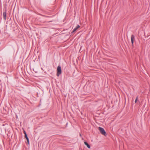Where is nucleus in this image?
I'll list each match as a JSON object with an SVG mask.
<instances>
[{
    "label": "nucleus",
    "instance_id": "0eeeda50",
    "mask_svg": "<svg viewBox=\"0 0 150 150\" xmlns=\"http://www.w3.org/2000/svg\"><path fill=\"white\" fill-rule=\"evenodd\" d=\"M25 137L26 138L27 140V143L28 144V137L27 134H25Z\"/></svg>",
    "mask_w": 150,
    "mask_h": 150
},
{
    "label": "nucleus",
    "instance_id": "f257e3e1",
    "mask_svg": "<svg viewBox=\"0 0 150 150\" xmlns=\"http://www.w3.org/2000/svg\"><path fill=\"white\" fill-rule=\"evenodd\" d=\"M62 73V70L60 66H58L57 69V75L59 76Z\"/></svg>",
    "mask_w": 150,
    "mask_h": 150
},
{
    "label": "nucleus",
    "instance_id": "423d86ee",
    "mask_svg": "<svg viewBox=\"0 0 150 150\" xmlns=\"http://www.w3.org/2000/svg\"><path fill=\"white\" fill-rule=\"evenodd\" d=\"M6 11L4 12L3 13V16L5 20H6Z\"/></svg>",
    "mask_w": 150,
    "mask_h": 150
},
{
    "label": "nucleus",
    "instance_id": "7ed1b4c3",
    "mask_svg": "<svg viewBox=\"0 0 150 150\" xmlns=\"http://www.w3.org/2000/svg\"><path fill=\"white\" fill-rule=\"evenodd\" d=\"M134 35H132L131 37V41L132 42V46H133L134 41Z\"/></svg>",
    "mask_w": 150,
    "mask_h": 150
},
{
    "label": "nucleus",
    "instance_id": "6e6552de",
    "mask_svg": "<svg viewBox=\"0 0 150 150\" xmlns=\"http://www.w3.org/2000/svg\"><path fill=\"white\" fill-rule=\"evenodd\" d=\"M137 99H138V97H137V98H136L135 100V103H136L137 102Z\"/></svg>",
    "mask_w": 150,
    "mask_h": 150
},
{
    "label": "nucleus",
    "instance_id": "39448f33",
    "mask_svg": "<svg viewBox=\"0 0 150 150\" xmlns=\"http://www.w3.org/2000/svg\"><path fill=\"white\" fill-rule=\"evenodd\" d=\"M84 143L85 144V145L87 146V147L89 149H90V146L89 145V144L87 142H84Z\"/></svg>",
    "mask_w": 150,
    "mask_h": 150
},
{
    "label": "nucleus",
    "instance_id": "f03ea898",
    "mask_svg": "<svg viewBox=\"0 0 150 150\" xmlns=\"http://www.w3.org/2000/svg\"><path fill=\"white\" fill-rule=\"evenodd\" d=\"M99 130L102 134L105 136L106 135V132L105 131L104 129L103 128L99 127Z\"/></svg>",
    "mask_w": 150,
    "mask_h": 150
},
{
    "label": "nucleus",
    "instance_id": "1a4fd4ad",
    "mask_svg": "<svg viewBox=\"0 0 150 150\" xmlns=\"http://www.w3.org/2000/svg\"><path fill=\"white\" fill-rule=\"evenodd\" d=\"M24 134H25H25H26L25 132V131H24Z\"/></svg>",
    "mask_w": 150,
    "mask_h": 150
},
{
    "label": "nucleus",
    "instance_id": "20e7f679",
    "mask_svg": "<svg viewBox=\"0 0 150 150\" xmlns=\"http://www.w3.org/2000/svg\"><path fill=\"white\" fill-rule=\"evenodd\" d=\"M80 26L79 25H78L75 28H74V29L73 30L72 32H75L77 30L78 28H80Z\"/></svg>",
    "mask_w": 150,
    "mask_h": 150
}]
</instances>
